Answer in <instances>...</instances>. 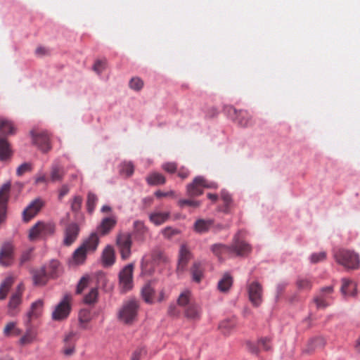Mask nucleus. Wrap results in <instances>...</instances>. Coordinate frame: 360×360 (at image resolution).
Returning a JSON list of instances; mask_svg holds the SVG:
<instances>
[{
	"label": "nucleus",
	"mask_w": 360,
	"mask_h": 360,
	"mask_svg": "<svg viewBox=\"0 0 360 360\" xmlns=\"http://www.w3.org/2000/svg\"><path fill=\"white\" fill-rule=\"evenodd\" d=\"M30 135L34 144L40 146L44 142L45 137L42 131H39L37 128H33L30 131Z\"/></svg>",
	"instance_id": "obj_38"
},
{
	"label": "nucleus",
	"mask_w": 360,
	"mask_h": 360,
	"mask_svg": "<svg viewBox=\"0 0 360 360\" xmlns=\"http://www.w3.org/2000/svg\"><path fill=\"white\" fill-rule=\"evenodd\" d=\"M89 277L84 276L81 278L77 287V293H81L82 290L88 285Z\"/></svg>",
	"instance_id": "obj_54"
},
{
	"label": "nucleus",
	"mask_w": 360,
	"mask_h": 360,
	"mask_svg": "<svg viewBox=\"0 0 360 360\" xmlns=\"http://www.w3.org/2000/svg\"><path fill=\"white\" fill-rule=\"evenodd\" d=\"M43 311L44 302L42 300H39L33 302L24 319V323L26 327H32V322L40 317L43 314Z\"/></svg>",
	"instance_id": "obj_8"
},
{
	"label": "nucleus",
	"mask_w": 360,
	"mask_h": 360,
	"mask_svg": "<svg viewBox=\"0 0 360 360\" xmlns=\"http://www.w3.org/2000/svg\"><path fill=\"white\" fill-rule=\"evenodd\" d=\"M356 290V285L354 282L345 278L342 279L341 292L344 296H354Z\"/></svg>",
	"instance_id": "obj_22"
},
{
	"label": "nucleus",
	"mask_w": 360,
	"mask_h": 360,
	"mask_svg": "<svg viewBox=\"0 0 360 360\" xmlns=\"http://www.w3.org/2000/svg\"><path fill=\"white\" fill-rule=\"evenodd\" d=\"M141 296L148 304H153L155 302V288L150 283H146L141 290Z\"/></svg>",
	"instance_id": "obj_25"
},
{
	"label": "nucleus",
	"mask_w": 360,
	"mask_h": 360,
	"mask_svg": "<svg viewBox=\"0 0 360 360\" xmlns=\"http://www.w3.org/2000/svg\"><path fill=\"white\" fill-rule=\"evenodd\" d=\"M212 225L213 221L212 219H199L194 224V230L198 233H204L208 231Z\"/></svg>",
	"instance_id": "obj_26"
},
{
	"label": "nucleus",
	"mask_w": 360,
	"mask_h": 360,
	"mask_svg": "<svg viewBox=\"0 0 360 360\" xmlns=\"http://www.w3.org/2000/svg\"><path fill=\"white\" fill-rule=\"evenodd\" d=\"M49 271L48 274L46 273V278H56L60 275L61 272L60 263L58 260L56 259H53L49 262Z\"/></svg>",
	"instance_id": "obj_33"
},
{
	"label": "nucleus",
	"mask_w": 360,
	"mask_h": 360,
	"mask_svg": "<svg viewBox=\"0 0 360 360\" xmlns=\"http://www.w3.org/2000/svg\"><path fill=\"white\" fill-rule=\"evenodd\" d=\"M143 86V81L139 77H133L129 82V87L134 91H140Z\"/></svg>",
	"instance_id": "obj_46"
},
{
	"label": "nucleus",
	"mask_w": 360,
	"mask_h": 360,
	"mask_svg": "<svg viewBox=\"0 0 360 360\" xmlns=\"http://www.w3.org/2000/svg\"><path fill=\"white\" fill-rule=\"evenodd\" d=\"M15 129L11 122L6 119H0V134L3 135L13 134Z\"/></svg>",
	"instance_id": "obj_31"
},
{
	"label": "nucleus",
	"mask_w": 360,
	"mask_h": 360,
	"mask_svg": "<svg viewBox=\"0 0 360 360\" xmlns=\"http://www.w3.org/2000/svg\"><path fill=\"white\" fill-rule=\"evenodd\" d=\"M193 281L200 283L203 277V268L200 262H195L191 269Z\"/></svg>",
	"instance_id": "obj_34"
},
{
	"label": "nucleus",
	"mask_w": 360,
	"mask_h": 360,
	"mask_svg": "<svg viewBox=\"0 0 360 360\" xmlns=\"http://www.w3.org/2000/svg\"><path fill=\"white\" fill-rule=\"evenodd\" d=\"M79 226L76 223L68 224L64 231L63 244L70 246L77 239L79 233Z\"/></svg>",
	"instance_id": "obj_14"
},
{
	"label": "nucleus",
	"mask_w": 360,
	"mask_h": 360,
	"mask_svg": "<svg viewBox=\"0 0 360 360\" xmlns=\"http://www.w3.org/2000/svg\"><path fill=\"white\" fill-rule=\"evenodd\" d=\"M15 325V323L13 321L8 323L4 329V335L10 336L11 332L14 330Z\"/></svg>",
	"instance_id": "obj_57"
},
{
	"label": "nucleus",
	"mask_w": 360,
	"mask_h": 360,
	"mask_svg": "<svg viewBox=\"0 0 360 360\" xmlns=\"http://www.w3.org/2000/svg\"><path fill=\"white\" fill-rule=\"evenodd\" d=\"M146 181L149 185H160L165 184V179L161 174L153 172L146 177Z\"/></svg>",
	"instance_id": "obj_37"
},
{
	"label": "nucleus",
	"mask_w": 360,
	"mask_h": 360,
	"mask_svg": "<svg viewBox=\"0 0 360 360\" xmlns=\"http://www.w3.org/2000/svg\"><path fill=\"white\" fill-rule=\"evenodd\" d=\"M249 300L255 307H258L262 302L263 289L258 281H252L248 285Z\"/></svg>",
	"instance_id": "obj_10"
},
{
	"label": "nucleus",
	"mask_w": 360,
	"mask_h": 360,
	"mask_svg": "<svg viewBox=\"0 0 360 360\" xmlns=\"http://www.w3.org/2000/svg\"><path fill=\"white\" fill-rule=\"evenodd\" d=\"M102 264L105 267L111 266L115 262V252L112 246L107 245L102 252Z\"/></svg>",
	"instance_id": "obj_18"
},
{
	"label": "nucleus",
	"mask_w": 360,
	"mask_h": 360,
	"mask_svg": "<svg viewBox=\"0 0 360 360\" xmlns=\"http://www.w3.org/2000/svg\"><path fill=\"white\" fill-rule=\"evenodd\" d=\"M334 256L337 262L348 269H357L359 266V255L353 251L340 250Z\"/></svg>",
	"instance_id": "obj_3"
},
{
	"label": "nucleus",
	"mask_w": 360,
	"mask_h": 360,
	"mask_svg": "<svg viewBox=\"0 0 360 360\" xmlns=\"http://www.w3.org/2000/svg\"><path fill=\"white\" fill-rule=\"evenodd\" d=\"M216 184H207L202 176L195 177L193 182L187 186V194L190 197H196L203 193L204 188H215Z\"/></svg>",
	"instance_id": "obj_7"
},
{
	"label": "nucleus",
	"mask_w": 360,
	"mask_h": 360,
	"mask_svg": "<svg viewBox=\"0 0 360 360\" xmlns=\"http://www.w3.org/2000/svg\"><path fill=\"white\" fill-rule=\"evenodd\" d=\"M184 314L187 319L192 321H198L200 319L201 316V307L197 303H191L187 307Z\"/></svg>",
	"instance_id": "obj_19"
},
{
	"label": "nucleus",
	"mask_w": 360,
	"mask_h": 360,
	"mask_svg": "<svg viewBox=\"0 0 360 360\" xmlns=\"http://www.w3.org/2000/svg\"><path fill=\"white\" fill-rule=\"evenodd\" d=\"M91 319V311L88 309H82L79 314V320L82 323H87Z\"/></svg>",
	"instance_id": "obj_47"
},
{
	"label": "nucleus",
	"mask_w": 360,
	"mask_h": 360,
	"mask_svg": "<svg viewBox=\"0 0 360 360\" xmlns=\"http://www.w3.org/2000/svg\"><path fill=\"white\" fill-rule=\"evenodd\" d=\"M74 332L69 333L65 338L64 341L65 343L63 352L66 356H71L75 352V345L72 342V340L75 337Z\"/></svg>",
	"instance_id": "obj_29"
},
{
	"label": "nucleus",
	"mask_w": 360,
	"mask_h": 360,
	"mask_svg": "<svg viewBox=\"0 0 360 360\" xmlns=\"http://www.w3.org/2000/svg\"><path fill=\"white\" fill-rule=\"evenodd\" d=\"M21 303L20 294L15 293L12 295L8 302V314L11 316H15L18 313L17 308Z\"/></svg>",
	"instance_id": "obj_28"
},
{
	"label": "nucleus",
	"mask_w": 360,
	"mask_h": 360,
	"mask_svg": "<svg viewBox=\"0 0 360 360\" xmlns=\"http://www.w3.org/2000/svg\"><path fill=\"white\" fill-rule=\"evenodd\" d=\"M69 192V188L68 186L64 185L61 187L59 191V198H62L63 196H65Z\"/></svg>",
	"instance_id": "obj_62"
},
{
	"label": "nucleus",
	"mask_w": 360,
	"mask_h": 360,
	"mask_svg": "<svg viewBox=\"0 0 360 360\" xmlns=\"http://www.w3.org/2000/svg\"><path fill=\"white\" fill-rule=\"evenodd\" d=\"M297 285L300 289L307 290L311 288V283L307 278H300L297 280Z\"/></svg>",
	"instance_id": "obj_50"
},
{
	"label": "nucleus",
	"mask_w": 360,
	"mask_h": 360,
	"mask_svg": "<svg viewBox=\"0 0 360 360\" xmlns=\"http://www.w3.org/2000/svg\"><path fill=\"white\" fill-rule=\"evenodd\" d=\"M236 326L235 320H224L219 324V328L225 335L229 334Z\"/></svg>",
	"instance_id": "obj_40"
},
{
	"label": "nucleus",
	"mask_w": 360,
	"mask_h": 360,
	"mask_svg": "<svg viewBox=\"0 0 360 360\" xmlns=\"http://www.w3.org/2000/svg\"><path fill=\"white\" fill-rule=\"evenodd\" d=\"M333 292L332 286L323 288L319 294L314 298L316 307L319 309H323L329 306L331 303L330 295Z\"/></svg>",
	"instance_id": "obj_12"
},
{
	"label": "nucleus",
	"mask_w": 360,
	"mask_h": 360,
	"mask_svg": "<svg viewBox=\"0 0 360 360\" xmlns=\"http://www.w3.org/2000/svg\"><path fill=\"white\" fill-rule=\"evenodd\" d=\"M134 166L131 162H124L120 165V174L129 177L133 174Z\"/></svg>",
	"instance_id": "obj_39"
},
{
	"label": "nucleus",
	"mask_w": 360,
	"mask_h": 360,
	"mask_svg": "<svg viewBox=\"0 0 360 360\" xmlns=\"http://www.w3.org/2000/svg\"><path fill=\"white\" fill-rule=\"evenodd\" d=\"M98 289L96 288H92L89 293L84 297V302L89 304H94L96 302L98 298Z\"/></svg>",
	"instance_id": "obj_41"
},
{
	"label": "nucleus",
	"mask_w": 360,
	"mask_h": 360,
	"mask_svg": "<svg viewBox=\"0 0 360 360\" xmlns=\"http://www.w3.org/2000/svg\"><path fill=\"white\" fill-rule=\"evenodd\" d=\"M240 233L235 236L233 244L231 245V250L233 254L242 256L249 253L251 248L249 244L240 239Z\"/></svg>",
	"instance_id": "obj_15"
},
{
	"label": "nucleus",
	"mask_w": 360,
	"mask_h": 360,
	"mask_svg": "<svg viewBox=\"0 0 360 360\" xmlns=\"http://www.w3.org/2000/svg\"><path fill=\"white\" fill-rule=\"evenodd\" d=\"M167 261V257L159 250H154L150 255H145L141 262L142 270L148 274L154 271L155 267Z\"/></svg>",
	"instance_id": "obj_2"
},
{
	"label": "nucleus",
	"mask_w": 360,
	"mask_h": 360,
	"mask_svg": "<svg viewBox=\"0 0 360 360\" xmlns=\"http://www.w3.org/2000/svg\"><path fill=\"white\" fill-rule=\"evenodd\" d=\"M97 200L98 198L94 193L91 192L88 193L86 207L89 213H92L94 212Z\"/></svg>",
	"instance_id": "obj_42"
},
{
	"label": "nucleus",
	"mask_w": 360,
	"mask_h": 360,
	"mask_svg": "<svg viewBox=\"0 0 360 360\" xmlns=\"http://www.w3.org/2000/svg\"><path fill=\"white\" fill-rule=\"evenodd\" d=\"M163 169L169 173H174L176 169V165L174 162H167L162 165Z\"/></svg>",
	"instance_id": "obj_58"
},
{
	"label": "nucleus",
	"mask_w": 360,
	"mask_h": 360,
	"mask_svg": "<svg viewBox=\"0 0 360 360\" xmlns=\"http://www.w3.org/2000/svg\"><path fill=\"white\" fill-rule=\"evenodd\" d=\"M13 282V278L12 276H8L4 280L0 286L9 290Z\"/></svg>",
	"instance_id": "obj_56"
},
{
	"label": "nucleus",
	"mask_w": 360,
	"mask_h": 360,
	"mask_svg": "<svg viewBox=\"0 0 360 360\" xmlns=\"http://www.w3.org/2000/svg\"><path fill=\"white\" fill-rule=\"evenodd\" d=\"M89 252L86 250L79 246L73 252L72 262L75 264H83L86 260V255Z\"/></svg>",
	"instance_id": "obj_32"
},
{
	"label": "nucleus",
	"mask_w": 360,
	"mask_h": 360,
	"mask_svg": "<svg viewBox=\"0 0 360 360\" xmlns=\"http://www.w3.org/2000/svg\"><path fill=\"white\" fill-rule=\"evenodd\" d=\"M106 65V63L104 60H97L93 67V69L98 74H101L103 70L105 69Z\"/></svg>",
	"instance_id": "obj_55"
},
{
	"label": "nucleus",
	"mask_w": 360,
	"mask_h": 360,
	"mask_svg": "<svg viewBox=\"0 0 360 360\" xmlns=\"http://www.w3.org/2000/svg\"><path fill=\"white\" fill-rule=\"evenodd\" d=\"M144 352V350L141 349H138V350H136L133 354H132V356L131 358V360H139L140 359V356L141 355V354Z\"/></svg>",
	"instance_id": "obj_61"
},
{
	"label": "nucleus",
	"mask_w": 360,
	"mask_h": 360,
	"mask_svg": "<svg viewBox=\"0 0 360 360\" xmlns=\"http://www.w3.org/2000/svg\"><path fill=\"white\" fill-rule=\"evenodd\" d=\"M72 296L70 294L64 295L63 300L55 307L52 312V319L60 321L66 319L71 311L70 302Z\"/></svg>",
	"instance_id": "obj_4"
},
{
	"label": "nucleus",
	"mask_w": 360,
	"mask_h": 360,
	"mask_svg": "<svg viewBox=\"0 0 360 360\" xmlns=\"http://www.w3.org/2000/svg\"><path fill=\"white\" fill-rule=\"evenodd\" d=\"M188 171L187 169L183 167L179 169L178 172L179 176H180L181 179H185L188 176Z\"/></svg>",
	"instance_id": "obj_63"
},
{
	"label": "nucleus",
	"mask_w": 360,
	"mask_h": 360,
	"mask_svg": "<svg viewBox=\"0 0 360 360\" xmlns=\"http://www.w3.org/2000/svg\"><path fill=\"white\" fill-rule=\"evenodd\" d=\"M221 198L226 205H228L231 200V195L225 192H223L221 193Z\"/></svg>",
	"instance_id": "obj_64"
},
{
	"label": "nucleus",
	"mask_w": 360,
	"mask_h": 360,
	"mask_svg": "<svg viewBox=\"0 0 360 360\" xmlns=\"http://www.w3.org/2000/svg\"><path fill=\"white\" fill-rule=\"evenodd\" d=\"M179 231L176 229H174L171 226H167L162 230V233L163 236L166 238L170 239L174 236L179 234Z\"/></svg>",
	"instance_id": "obj_48"
},
{
	"label": "nucleus",
	"mask_w": 360,
	"mask_h": 360,
	"mask_svg": "<svg viewBox=\"0 0 360 360\" xmlns=\"http://www.w3.org/2000/svg\"><path fill=\"white\" fill-rule=\"evenodd\" d=\"M134 227L136 232L141 235H144L148 231L144 223L141 221H135L134 222Z\"/></svg>",
	"instance_id": "obj_49"
},
{
	"label": "nucleus",
	"mask_w": 360,
	"mask_h": 360,
	"mask_svg": "<svg viewBox=\"0 0 360 360\" xmlns=\"http://www.w3.org/2000/svg\"><path fill=\"white\" fill-rule=\"evenodd\" d=\"M99 243V237L96 233H91L86 238L80 246L86 250L89 253L94 252L98 248Z\"/></svg>",
	"instance_id": "obj_17"
},
{
	"label": "nucleus",
	"mask_w": 360,
	"mask_h": 360,
	"mask_svg": "<svg viewBox=\"0 0 360 360\" xmlns=\"http://www.w3.org/2000/svg\"><path fill=\"white\" fill-rule=\"evenodd\" d=\"M12 155L11 146L6 139L0 136V160H5Z\"/></svg>",
	"instance_id": "obj_27"
},
{
	"label": "nucleus",
	"mask_w": 360,
	"mask_h": 360,
	"mask_svg": "<svg viewBox=\"0 0 360 360\" xmlns=\"http://www.w3.org/2000/svg\"><path fill=\"white\" fill-rule=\"evenodd\" d=\"M45 231V224L43 221L37 222L32 226L29 232L28 238L30 241L39 240Z\"/></svg>",
	"instance_id": "obj_20"
},
{
	"label": "nucleus",
	"mask_w": 360,
	"mask_h": 360,
	"mask_svg": "<svg viewBox=\"0 0 360 360\" xmlns=\"http://www.w3.org/2000/svg\"><path fill=\"white\" fill-rule=\"evenodd\" d=\"M174 194V192L173 191H170L169 192H162L161 191H158L155 193V196L158 198L173 196Z\"/></svg>",
	"instance_id": "obj_59"
},
{
	"label": "nucleus",
	"mask_w": 360,
	"mask_h": 360,
	"mask_svg": "<svg viewBox=\"0 0 360 360\" xmlns=\"http://www.w3.org/2000/svg\"><path fill=\"white\" fill-rule=\"evenodd\" d=\"M32 165L30 162H24L20 165L16 169V174L18 176H22L27 172L32 171Z\"/></svg>",
	"instance_id": "obj_44"
},
{
	"label": "nucleus",
	"mask_w": 360,
	"mask_h": 360,
	"mask_svg": "<svg viewBox=\"0 0 360 360\" xmlns=\"http://www.w3.org/2000/svg\"><path fill=\"white\" fill-rule=\"evenodd\" d=\"M228 115L241 127H247L251 124V116L245 110L238 111L236 108L229 106L226 108Z\"/></svg>",
	"instance_id": "obj_9"
},
{
	"label": "nucleus",
	"mask_w": 360,
	"mask_h": 360,
	"mask_svg": "<svg viewBox=\"0 0 360 360\" xmlns=\"http://www.w3.org/2000/svg\"><path fill=\"white\" fill-rule=\"evenodd\" d=\"M169 212L153 211L149 214L150 221L156 226H159L167 221L169 218Z\"/></svg>",
	"instance_id": "obj_21"
},
{
	"label": "nucleus",
	"mask_w": 360,
	"mask_h": 360,
	"mask_svg": "<svg viewBox=\"0 0 360 360\" xmlns=\"http://www.w3.org/2000/svg\"><path fill=\"white\" fill-rule=\"evenodd\" d=\"M63 174V169L59 165H55L52 167L51 178L53 181H60Z\"/></svg>",
	"instance_id": "obj_43"
},
{
	"label": "nucleus",
	"mask_w": 360,
	"mask_h": 360,
	"mask_svg": "<svg viewBox=\"0 0 360 360\" xmlns=\"http://www.w3.org/2000/svg\"><path fill=\"white\" fill-rule=\"evenodd\" d=\"M249 349L252 353H257L259 349H262L264 351H269L271 348V338L264 337L261 338L257 341V347H255L252 346V344L249 342L248 344Z\"/></svg>",
	"instance_id": "obj_23"
},
{
	"label": "nucleus",
	"mask_w": 360,
	"mask_h": 360,
	"mask_svg": "<svg viewBox=\"0 0 360 360\" xmlns=\"http://www.w3.org/2000/svg\"><path fill=\"white\" fill-rule=\"evenodd\" d=\"M232 277L229 274H225L218 282V289L221 292L228 291L232 285Z\"/></svg>",
	"instance_id": "obj_35"
},
{
	"label": "nucleus",
	"mask_w": 360,
	"mask_h": 360,
	"mask_svg": "<svg viewBox=\"0 0 360 360\" xmlns=\"http://www.w3.org/2000/svg\"><path fill=\"white\" fill-rule=\"evenodd\" d=\"M13 245L11 242L4 243L0 250V264L10 266L13 260Z\"/></svg>",
	"instance_id": "obj_13"
},
{
	"label": "nucleus",
	"mask_w": 360,
	"mask_h": 360,
	"mask_svg": "<svg viewBox=\"0 0 360 360\" xmlns=\"http://www.w3.org/2000/svg\"><path fill=\"white\" fill-rule=\"evenodd\" d=\"M178 205L180 207L183 208L185 206H191L193 207H198L200 205V202L198 200H190V199H182L179 200Z\"/></svg>",
	"instance_id": "obj_45"
},
{
	"label": "nucleus",
	"mask_w": 360,
	"mask_h": 360,
	"mask_svg": "<svg viewBox=\"0 0 360 360\" xmlns=\"http://www.w3.org/2000/svg\"><path fill=\"white\" fill-rule=\"evenodd\" d=\"M82 203V198L79 195H76L73 198L71 202V208L73 211L77 212L80 210Z\"/></svg>",
	"instance_id": "obj_51"
},
{
	"label": "nucleus",
	"mask_w": 360,
	"mask_h": 360,
	"mask_svg": "<svg viewBox=\"0 0 360 360\" xmlns=\"http://www.w3.org/2000/svg\"><path fill=\"white\" fill-rule=\"evenodd\" d=\"M117 219L115 217L104 218L98 229L102 235L108 233L115 226Z\"/></svg>",
	"instance_id": "obj_24"
},
{
	"label": "nucleus",
	"mask_w": 360,
	"mask_h": 360,
	"mask_svg": "<svg viewBox=\"0 0 360 360\" xmlns=\"http://www.w3.org/2000/svg\"><path fill=\"white\" fill-rule=\"evenodd\" d=\"M56 229V225L53 222L46 223V235L52 234L54 233Z\"/></svg>",
	"instance_id": "obj_60"
},
{
	"label": "nucleus",
	"mask_w": 360,
	"mask_h": 360,
	"mask_svg": "<svg viewBox=\"0 0 360 360\" xmlns=\"http://www.w3.org/2000/svg\"><path fill=\"white\" fill-rule=\"evenodd\" d=\"M133 271L134 265H126L119 274L120 286L122 291L127 292L133 288Z\"/></svg>",
	"instance_id": "obj_6"
},
{
	"label": "nucleus",
	"mask_w": 360,
	"mask_h": 360,
	"mask_svg": "<svg viewBox=\"0 0 360 360\" xmlns=\"http://www.w3.org/2000/svg\"><path fill=\"white\" fill-rule=\"evenodd\" d=\"M191 259V252L186 245H182L180 247L179 262L177 265V271L184 272L187 265L188 262Z\"/></svg>",
	"instance_id": "obj_16"
},
{
	"label": "nucleus",
	"mask_w": 360,
	"mask_h": 360,
	"mask_svg": "<svg viewBox=\"0 0 360 360\" xmlns=\"http://www.w3.org/2000/svg\"><path fill=\"white\" fill-rule=\"evenodd\" d=\"M139 307V302L136 299L125 300L118 310V320L125 324H132L137 319Z\"/></svg>",
	"instance_id": "obj_1"
},
{
	"label": "nucleus",
	"mask_w": 360,
	"mask_h": 360,
	"mask_svg": "<svg viewBox=\"0 0 360 360\" xmlns=\"http://www.w3.org/2000/svg\"><path fill=\"white\" fill-rule=\"evenodd\" d=\"M116 245L118 248L122 259H127L131 255L132 245L131 237L129 233H120L116 238Z\"/></svg>",
	"instance_id": "obj_5"
},
{
	"label": "nucleus",
	"mask_w": 360,
	"mask_h": 360,
	"mask_svg": "<svg viewBox=\"0 0 360 360\" xmlns=\"http://www.w3.org/2000/svg\"><path fill=\"white\" fill-rule=\"evenodd\" d=\"M326 257L325 252H320L319 253H314L310 257L311 262L317 263L324 260Z\"/></svg>",
	"instance_id": "obj_52"
},
{
	"label": "nucleus",
	"mask_w": 360,
	"mask_h": 360,
	"mask_svg": "<svg viewBox=\"0 0 360 360\" xmlns=\"http://www.w3.org/2000/svg\"><path fill=\"white\" fill-rule=\"evenodd\" d=\"M192 293L189 290H185L179 295L177 299V303L180 307H184L188 306L192 302L191 301Z\"/></svg>",
	"instance_id": "obj_36"
},
{
	"label": "nucleus",
	"mask_w": 360,
	"mask_h": 360,
	"mask_svg": "<svg viewBox=\"0 0 360 360\" xmlns=\"http://www.w3.org/2000/svg\"><path fill=\"white\" fill-rule=\"evenodd\" d=\"M212 251L219 258L226 255H232L231 246L229 247L222 244H215L212 246Z\"/></svg>",
	"instance_id": "obj_30"
},
{
	"label": "nucleus",
	"mask_w": 360,
	"mask_h": 360,
	"mask_svg": "<svg viewBox=\"0 0 360 360\" xmlns=\"http://www.w3.org/2000/svg\"><path fill=\"white\" fill-rule=\"evenodd\" d=\"M44 206V201L40 198H36L22 212V220L28 222L34 217Z\"/></svg>",
	"instance_id": "obj_11"
},
{
	"label": "nucleus",
	"mask_w": 360,
	"mask_h": 360,
	"mask_svg": "<svg viewBox=\"0 0 360 360\" xmlns=\"http://www.w3.org/2000/svg\"><path fill=\"white\" fill-rule=\"evenodd\" d=\"M30 330H31V327L30 328L27 327V333H26V334L25 335H23L20 339V343L22 345H25L29 344V343H30L32 341L33 338L30 334Z\"/></svg>",
	"instance_id": "obj_53"
}]
</instances>
